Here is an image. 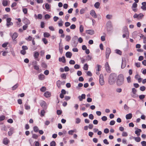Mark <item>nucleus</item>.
<instances>
[{"label":"nucleus","instance_id":"obj_47","mask_svg":"<svg viewBox=\"0 0 146 146\" xmlns=\"http://www.w3.org/2000/svg\"><path fill=\"white\" fill-rule=\"evenodd\" d=\"M23 11L24 14H26L27 13V8H23Z\"/></svg>","mask_w":146,"mask_h":146},{"label":"nucleus","instance_id":"obj_43","mask_svg":"<svg viewBox=\"0 0 146 146\" xmlns=\"http://www.w3.org/2000/svg\"><path fill=\"white\" fill-rule=\"evenodd\" d=\"M146 89V88L144 86H142L140 87V90L141 91H144Z\"/></svg>","mask_w":146,"mask_h":146},{"label":"nucleus","instance_id":"obj_23","mask_svg":"<svg viewBox=\"0 0 146 146\" xmlns=\"http://www.w3.org/2000/svg\"><path fill=\"white\" fill-rule=\"evenodd\" d=\"M8 4V2L7 0H3L2 2L3 5L4 6H7Z\"/></svg>","mask_w":146,"mask_h":146},{"label":"nucleus","instance_id":"obj_17","mask_svg":"<svg viewBox=\"0 0 146 146\" xmlns=\"http://www.w3.org/2000/svg\"><path fill=\"white\" fill-rule=\"evenodd\" d=\"M14 130V129L13 128H11L9 129V131L8 132V135L9 136H11L12 135L13 133V131Z\"/></svg>","mask_w":146,"mask_h":146},{"label":"nucleus","instance_id":"obj_48","mask_svg":"<svg viewBox=\"0 0 146 146\" xmlns=\"http://www.w3.org/2000/svg\"><path fill=\"white\" fill-rule=\"evenodd\" d=\"M112 16L111 15H107L106 16V18L108 19H111L112 18Z\"/></svg>","mask_w":146,"mask_h":146},{"label":"nucleus","instance_id":"obj_44","mask_svg":"<svg viewBox=\"0 0 146 146\" xmlns=\"http://www.w3.org/2000/svg\"><path fill=\"white\" fill-rule=\"evenodd\" d=\"M25 39L28 41H30L32 40V37L31 36H29L28 37L26 38Z\"/></svg>","mask_w":146,"mask_h":146},{"label":"nucleus","instance_id":"obj_56","mask_svg":"<svg viewBox=\"0 0 146 146\" xmlns=\"http://www.w3.org/2000/svg\"><path fill=\"white\" fill-rule=\"evenodd\" d=\"M89 117L90 119H93L94 118V115H93L92 114H91L89 115Z\"/></svg>","mask_w":146,"mask_h":146},{"label":"nucleus","instance_id":"obj_20","mask_svg":"<svg viewBox=\"0 0 146 146\" xmlns=\"http://www.w3.org/2000/svg\"><path fill=\"white\" fill-rule=\"evenodd\" d=\"M26 20L27 21V24L24 25L23 27V30H26L27 29L28 27L27 25H29L30 24V22L29 20H28L27 19Z\"/></svg>","mask_w":146,"mask_h":146},{"label":"nucleus","instance_id":"obj_37","mask_svg":"<svg viewBox=\"0 0 146 146\" xmlns=\"http://www.w3.org/2000/svg\"><path fill=\"white\" fill-rule=\"evenodd\" d=\"M88 68V66L87 64H86L84 65L83 69L84 70H87Z\"/></svg>","mask_w":146,"mask_h":146},{"label":"nucleus","instance_id":"obj_50","mask_svg":"<svg viewBox=\"0 0 146 146\" xmlns=\"http://www.w3.org/2000/svg\"><path fill=\"white\" fill-rule=\"evenodd\" d=\"M137 6V4L136 3H134L132 5V8H136Z\"/></svg>","mask_w":146,"mask_h":146},{"label":"nucleus","instance_id":"obj_14","mask_svg":"<svg viewBox=\"0 0 146 146\" xmlns=\"http://www.w3.org/2000/svg\"><path fill=\"white\" fill-rule=\"evenodd\" d=\"M86 98V95L85 94H82L81 96H79L78 97V98L80 101H82L83 99H85Z\"/></svg>","mask_w":146,"mask_h":146},{"label":"nucleus","instance_id":"obj_33","mask_svg":"<svg viewBox=\"0 0 146 146\" xmlns=\"http://www.w3.org/2000/svg\"><path fill=\"white\" fill-rule=\"evenodd\" d=\"M45 7L47 10H49L50 9V5L48 3L45 4Z\"/></svg>","mask_w":146,"mask_h":146},{"label":"nucleus","instance_id":"obj_2","mask_svg":"<svg viewBox=\"0 0 146 146\" xmlns=\"http://www.w3.org/2000/svg\"><path fill=\"white\" fill-rule=\"evenodd\" d=\"M117 78V84L119 86L122 85L124 82V77L123 75L122 74H120L118 76Z\"/></svg>","mask_w":146,"mask_h":146},{"label":"nucleus","instance_id":"obj_49","mask_svg":"<svg viewBox=\"0 0 146 146\" xmlns=\"http://www.w3.org/2000/svg\"><path fill=\"white\" fill-rule=\"evenodd\" d=\"M34 131L35 132H37L38 131V128L37 126H34L33 127Z\"/></svg>","mask_w":146,"mask_h":146},{"label":"nucleus","instance_id":"obj_41","mask_svg":"<svg viewBox=\"0 0 146 146\" xmlns=\"http://www.w3.org/2000/svg\"><path fill=\"white\" fill-rule=\"evenodd\" d=\"M81 122V119L78 118H76V123L77 124L80 123Z\"/></svg>","mask_w":146,"mask_h":146},{"label":"nucleus","instance_id":"obj_8","mask_svg":"<svg viewBox=\"0 0 146 146\" xmlns=\"http://www.w3.org/2000/svg\"><path fill=\"white\" fill-rule=\"evenodd\" d=\"M41 106L42 107V108L46 110L47 108V105L46 103L44 101H42L40 103Z\"/></svg>","mask_w":146,"mask_h":146},{"label":"nucleus","instance_id":"obj_22","mask_svg":"<svg viewBox=\"0 0 146 146\" xmlns=\"http://www.w3.org/2000/svg\"><path fill=\"white\" fill-rule=\"evenodd\" d=\"M137 130L135 131V133L138 136H139L140 135V132L141 131V129L138 128H136Z\"/></svg>","mask_w":146,"mask_h":146},{"label":"nucleus","instance_id":"obj_61","mask_svg":"<svg viewBox=\"0 0 146 146\" xmlns=\"http://www.w3.org/2000/svg\"><path fill=\"white\" fill-rule=\"evenodd\" d=\"M70 23L68 22H66L65 23V25L66 27H68L70 26Z\"/></svg>","mask_w":146,"mask_h":146},{"label":"nucleus","instance_id":"obj_5","mask_svg":"<svg viewBox=\"0 0 146 146\" xmlns=\"http://www.w3.org/2000/svg\"><path fill=\"white\" fill-rule=\"evenodd\" d=\"M107 30L108 31H111L112 29L111 23V21H108L106 24Z\"/></svg>","mask_w":146,"mask_h":146},{"label":"nucleus","instance_id":"obj_39","mask_svg":"<svg viewBox=\"0 0 146 146\" xmlns=\"http://www.w3.org/2000/svg\"><path fill=\"white\" fill-rule=\"evenodd\" d=\"M143 15L142 13H140L138 14V19H142L143 17Z\"/></svg>","mask_w":146,"mask_h":146},{"label":"nucleus","instance_id":"obj_10","mask_svg":"<svg viewBox=\"0 0 146 146\" xmlns=\"http://www.w3.org/2000/svg\"><path fill=\"white\" fill-rule=\"evenodd\" d=\"M90 14L94 18H96L97 17L95 11L93 10L90 11Z\"/></svg>","mask_w":146,"mask_h":146},{"label":"nucleus","instance_id":"obj_46","mask_svg":"<svg viewBox=\"0 0 146 146\" xmlns=\"http://www.w3.org/2000/svg\"><path fill=\"white\" fill-rule=\"evenodd\" d=\"M18 85H19L18 84H16L13 86L12 88V90H15L18 86Z\"/></svg>","mask_w":146,"mask_h":146},{"label":"nucleus","instance_id":"obj_53","mask_svg":"<svg viewBox=\"0 0 146 146\" xmlns=\"http://www.w3.org/2000/svg\"><path fill=\"white\" fill-rule=\"evenodd\" d=\"M126 64L125 63V62L122 61V62L121 68H124Z\"/></svg>","mask_w":146,"mask_h":146},{"label":"nucleus","instance_id":"obj_32","mask_svg":"<svg viewBox=\"0 0 146 146\" xmlns=\"http://www.w3.org/2000/svg\"><path fill=\"white\" fill-rule=\"evenodd\" d=\"M39 55V53L38 52H34V56L35 58H38Z\"/></svg>","mask_w":146,"mask_h":146},{"label":"nucleus","instance_id":"obj_9","mask_svg":"<svg viewBox=\"0 0 146 146\" xmlns=\"http://www.w3.org/2000/svg\"><path fill=\"white\" fill-rule=\"evenodd\" d=\"M111 52V50L109 48H107L106 49V57L107 58H108L109 57V55Z\"/></svg>","mask_w":146,"mask_h":146},{"label":"nucleus","instance_id":"obj_4","mask_svg":"<svg viewBox=\"0 0 146 146\" xmlns=\"http://www.w3.org/2000/svg\"><path fill=\"white\" fill-rule=\"evenodd\" d=\"M137 92V90L134 88L132 89V93L131 94V96L134 98H136L138 96L136 93Z\"/></svg>","mask_w":146,"mask_h":146},{"label":"nucleus","instance_id":"obj_34","mask_svg":"<svg viewBox=\"0 0 146 146\" xmlns=\"http://www.w3.org/2000/svg\"><path fill=\"white\" fill-rule=\"evenodd\" d=\"M134 139L137 142H139L141 141V138L139 137H134Z\"/></svg>","mask_w":146,"mask_h":146},{"label":"nucleus","instance_id":"obj_30","mask_svg":"<svg viewBox=\"0 0 146 146\" xmlns=\"http://www.w3.org/2000/svg\"><path fill=\"white\" fill-rule=\"evenodd\" d=\"M65 39L66 41L69 42L71 39V37L69 35H66V36Z\"/></svg>","mask_w":146,"mask_h":146},{"label":"nucleus","instance_id":"obj_27","mask_svg":"<svg viewBox=\"0 0 146 146\" xmlns=\"http://www.w3.org/2000/svg\"><path fill=\"white\" fill-rule=\"evenodd\" d=\"M80 33H82L84 30V27L82 25H80Z\"/></svg>","mask_w":146,"mask_h":146},{"label":"nucleus","instance_id":"obj_58","mask_svg":"<svg viewBox=\"0 0 146 146\" xmlns=\"http://www.w3.org/2000/svg\"><path fill=\"white\" fill-rule=\"evenodd\" d=\"M75 63V62L73 60H71L69 61V64H74Z\"/></svg>","mask_w":146,"mask_h":146},{"label":"nucleus","instance_id":"obj_42","mask_svg":"<svg viewBox=\"0 0 146 146\" xmlns=\"http://www.w3.org/2000/svg\"><path fill=\"white\" fill-rule=\"evenodd\" d=\"M45 113V111L44 110H41L40 112V116L42 117L44 116Z\"/></svg>","mask_w":146,"mask_h":146},{"label":"nucleus","instance_id":"obj_21","mask_svg":"<svg viewBox=\"0 0 146 146\" xmlns=\"http://www.w3.org/2000/svg\"><path fill=\"white\" fill-rule=\"evenodd\" d=\"M126 118L127 119H131L132 117V115L131 113H129L126 115Z\"/></svg>","mask_w":146,"mask_h":146},{"label":"nucleus","instance_id":"obj_54","mask_svg":"<svg viewBox=\"0 0 146 146\" xmlns=\"http://www.w3.org/2000/svg\"><path fill=\"white\" fill-rule=\"evenodd\" d=\"M40 90L41 92H44L46 90V88L45 87L43 86L40 88Z\"/></svg>","mask_w":146,"mask_h":146},{"label":"nucleus","instance_id":"obj_25","mask_svg":"<svg viewBox=\"0 0 146 146\" xmlns=\"http://www.w3.org/2000/svg\"><path fill=\"white\" fill-rule=\"evenodd\" d=\"M62 83L60 80H58L56 82V85L57 87L59 88H60L61 85Z\"/></svg>","mask_w":146,"mask_h":146},{"label":"nucleus","instance_id":"obj_13","mask_svg":"<svg viewBox=\"0 0 146 146\" xmlns=\"http://www.w3.org/2000/svg\"><path fill=\"white\" fill-rule=\"evenodd\" d=\"M9 142V140L6 137L4 138L3 140V143L5 145H7Z\"/></svg>","mask_w":146,"mask_h":146},{"label":"nucleus","instance_id":"obj_51","mask_svg":"<svg viewBox=\"0 0 146 146\" xmlns=\"http://www.w3.org/2000/svg\"><path fill=\"white\" fill-rule=\"evenodd\" d=\"M76 26L74 24L72 25L70 27V29H74L76 28Z\"/></svg>","mask_w":146,"mask_h":146},{"label":"nucleus","instance_id":"obj_31","mask_svg":"<svg viewBox=\"0 0 146 146\" xmlns=\"http://www.w3.org/2000/svg\"><path fill=\"white\" fill-rule=\"evenodd\" d=\"M50 36V35L48 33L45 32L44 33V36L45 37H48Z\"/></svg>","mask_w":146,"mask_h":146},{"label":"nucleus","instance_id":"obj_12","mask_svg":"<svg viewBox=\"0 0 146 146\" xmlns=\"http://www.w3.org/2000/svg\"><path fill=\"white\" fill-rule=\"evenodd\" d=\"M142 6H141V8L143 10L145 11L146 10V2H144L142 3Z\"/></svg>","mask_w":146,"mask_h":146},{"label":"nucleus","instance_id":"obj_18","mask_svg":"<svg viewBox=\"0 0 146 146\" xmlns=\"http://www.w3.org/2000/svg\"><path fill=\"white\" fill-rule=\"evenodd\" d=\"M65 55L67 58H70L72 55V54L70 52H67L66 53Z\"/></svg>","mask_w":146,"mask_h":146},{"label":"nucleus","instance_id":"obj_52","mask_svg":"<svg viewBox=\"0 0 146 146\" xmlns=\"http://www.w3.org/2000/svg\"><path fill=\"white\" fill-rule=\"evenodd\" d=\"M34 69L37 71L39 69V66L36 65H34Z\"/></svg>","mask_w":146,"mask_h":146},{"label":"nucleus","instance_id":"obj_29","mask_svg":"<svg viewBox=\"0 0 146 146\" xmlns=\"http://www.w3.org/2000/svg\"><path fill=\"white\" fill-rule=\"evenodd\" d=\"M100 4L99 2H97L94 4L95 7L96 8L98 9L99 8V7L100 5Z\"/></svg>","mask_w":146,"mask_h":146},{"label":"nucleus","instance_id":"obj_40","mask_svg":"<svg viewBox=\"0 0 146 146\" xmlns=\"http://www.w3.org/2000/svg\"><path fill=\"white\" fill-rule=\"evenodd\" d=\"M97 69H96V71H100L101 70V68L102 67L100 65H98V64L97 65Z\"/></svg>","mask_w":146,"mask_h":146},{"label":"nucleus","instance_id":"obj_38","mask_svg":"<svg viewBox=\"0 0 146 146\" xmlns=\"http://www.w3.org/2000/svg\"><path fill=\"white\" fill-rule=\"evenodd\" d=\"M1 129L5 131H7V129L5 126L3 125L2 126L1 128Z\"/></svg>","mask_w":146,"mask_h":146},{"label":"nucleus","instance_id":"obj_35","mask_svg":"<svg viewBox=\"0 0 146 146\" xmlns=\"http://www.w3.org/2000/svg\"><path fill=\"white\" fill-rule=\"evenodd\" d=\"M115 52L116 53L120 55H121L122 52L119 50L116 49L115 50Z\"/></svg>","mask_w":146,"mask_h":146},{"label":"nucleus","instance_id":"obj_16","mask_svg":"<svg viewBox=\"0 0 146 146\" xmlns=\"http://www.w3.org/2000/svg\"><path fill=\"white\" fill-rule=\"evenodd\" d=\"M59 62H61L64 63H65L66 62V60L65 57L63 56L62 57L59 58Z\"/></svg>","mask_w":146,"mask_h":146},{"label":"nucleus","instance_id":"obj_11","mask_svg":"<svg viewBox=\"0 0 146 146\" xmlns=\"http://www.w3.org/2000/svg\"><path fill=\"white\" fill-rule=\"evenodd\" d=\"M86 33L90 35H93L94 34V31L93 30H86Z\"/></svg>","mask_w":146,"mask_h":146},{"label":"nucleus","instance_id":"obj_19","mask_svg":"<svg viewBox=\"0 0 146 146\" xmlns=\"http://www.w3.org/2000/svg\"><path fill=\"white\" fill-rule=\"evenodd\" d=\"M39 79L41 80H43L45 79V76L42 74H40L38 75Z\"/></svg>","mask_w":146,"mask_h":146},{"label":"nucleus","instance_id":"obj_3","mask_svg":"<svg viewBox=\"0 0 146 146\" xmlns=\"http://www.w3.org/2000/svg\"><path fill=\"white\" fill-rule=\"evenodd\" d=\"M99 82L101 86H103L105 82L104 80V76L102 74H101L100 75Z\"/></svg>","mask_w":146,"mask_h":146},{"label":"nucleus","instance_id":"obj_64","mask_svg":"<svg viewBox=\"0 0 146 146\" xmlns=\"http://www.w3.org/2000/svg\"><path fill=\"white\" fill-rule=\"evenodd\" d=\"M141 143L142 146H146V142L143 141L141 142Z\"/></svg>","mask_w":146,"mask_h":146},{"label":"nucleus","instance_id":"obj_45","mask_svg":"<svg viewBox=\"0 0 146 146\" xmlns=\"http://www.w3.org/2000/svg\"><path fill=\"white\" fill-rule=\"evenodd\" d=\"M122 135L123 137H127L128 135L127 133L126 132L123 131L122 132Z\"/></svg>","mask_w":146,"mask_h":146},{"label":"nucleus","instance_id":"obj_55","mask_svg":"<svg viewBox=\"0 0 146 146\" xmlns=\"http://www.w3.org/2000/svg\"><path fill=\"white\" fill-rule=\"evenodd\" d=\"M101 119L103 121H105L107 120V118L106 116H103L102 117Z\"/></svg>","mask_w":146,"mask_h":146},{"label":"nucleus","instance_id":"obj_24","mask_svg":"<svg viewBox=\"0 0 146 146\" xmlns=\"http://www.w3.org/2000/svg\"><path fill=\"white\" fill-rule=\"evenodd\" d=\"M50 96L51 94L48 92H46L44 93V96L46 98L49 97Z\"/></svg>","mask_w":146,"mask_h":146},{"label":"nucleus","instance_id":"obj_15","mask_svg":"<svg viewBox=\"0 0 146 146\" xmlns=\"http://www.w3.org/2000/svg\"><path fill=\"white\" fill-rule=\"evenodd\" d=\"M63 48V45L60 43L59 44V50L61 54L62 53Z\"/></svg>","mask_w":146,"mask_h":146},{"label":"nucleus","instance_id":"obj_6","mask_svg":"<svg viewBox=\"0 0 146 146\" xmlns=\"http://www.w3.org/2000/svg\"><path fill=\"white\" fill-rule=\"evenodd\" d=\"M11 19L10 18H8L7 19L6 21L7 22V27H9L10 26L12 25L13 23L11 22Z\"/></svg>","mask_w":146,"mask_h":146},{"label":"nucleus","instance_id":"obj_60","mask_svg":"<svg viewBox=\"0 0 146 146\" xmlns=\"http://www.w3.org/2000/svg\"><path fill=\"white\" fill-rule=\"evenodd\" d=\"M50 146H55L56 143L54 141H52L50 143Z\"/></svg>","mask_w":146,"mask_h":146},{"label":"nucleus","instance_id":"obj_1","mask_svg":"<svg viewBox=\"0 0 146 146\" xmlns=\"http://www.w3.org/2000/svg\"><path fill=\"white\" fill-rule=\"evenodd\" d=\"M117 76L116 74L112 73L110 74L108 78L109 84L111 85L113 84L117 78Z\"/></svg>","mask_w":146,"mask_h":146},{"label":"nucleus","instance_id":"obj_62","mask_svg":"<svg viewBox=\"0 0 146 146\" xmlns=\"http://www.w3.org/2000/svg\"><path fill=\"white\" fill-rule=\"evenodd\" d=\"M44 17H45V19H49L50 18V16L48 14H47L45 15Z\"/></svg>","mask_w":146,"mask_h":146},{"label":"nucleus","instance_id":"obj_36","mask_svg":"<svg viewBox=\"0 0 146 146\" xmlns=\"http://www.w3.org/2000/svg\"><path fill=\"white\" fill-rule=\"evenodd\" d=\"M63 22L62 21L61 19L60 21L58 22V26L60 27H62L63 26Z\"/></svg>","mask_w":146,"mask_h":146},{"label":"nucleus","instance_id":"obj_28","mask_svg":"<svg viewBox=\"0 0 146 146\" xmlns=\"http://www.w3.org/2000/svg\"><path fill=\"white\" fill-rule=\"evenodd\" d=\"M24 106L25 109L26 110H29L30 109V106L28 105L27 103H26L24 105Z\"/></svg>","mask_w":146,"mask_h":146},{"label":"nucleus","instance_id":"obj_63","mask_svg":"<svg viewBox=\"0 0 146 146\" xmlns=\"http://www.w3.org/2000/svg\"><path fill=\"white\" fill-rule=\"evenodd\" d=\"M80 67V65L78 64H76L74 66V68L76 69H79Z\"/></svg>","mask_w":146,"mask_h":146},{"label":"nucleus","instance_id":"obj_7","mask_svg":"<svg viewBox=\"0 0 146 146\" xmlns=\"http://www.w3.org/2000/svg\"><path fill=\"white\" fill-rule=\"evenodd\" d=\"M105 67L107 72L110 73L111 70L108 62H106L105 64Z\"/></svg>","mask_w":146,"mask_h":146},{"label":"nucleus","instance_id":"obj_26","mask_svg":"<svg viewBox=\"0 0 146 146\" xmlns=\"http://www.w3.org/2000/svg\"><path fill=\"white\" fill-rule=\"evenodd\" d=\"M18 34L16 33H15L12 36V38L13 40L15 39L18 36Z\"/></svg>","mask_w":146,"mask_h":146},{"label":"nucleus","instance_id":"obj_59","mask_svg":"<svg viewBox=\"0 0 146 146\" xmlns=\"http://www.w3.org/2000/svg\"><path fill=\"white\" fill-rule=\"evenodd\" d=\"M139 99L141 100H142L145 98V95H141L139 96Z\"/></svg>","mask_w":146,"mask_h":146},{"label":"nucleus","instance_id":"obj_57","mask_svg":"<svg viewBox=\"0 0 146 146\" xmlns=\"http://www.w3.org/2000/svg\"><path fill=\"white\" fill-rule=\"evenodd\" d=\"M85 9H82L80 11V14H82L84 13L85 12Z\"/></svg>","mask_w":146,"mask_h":146}]
</instances>
